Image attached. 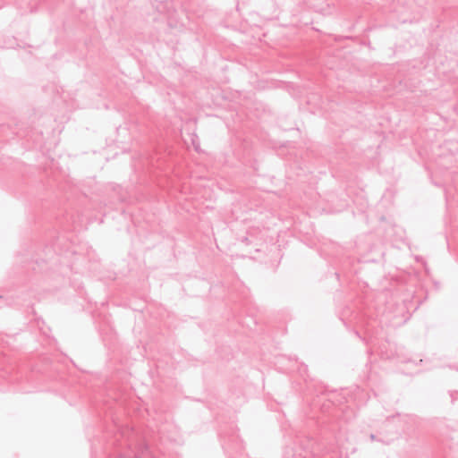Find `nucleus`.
Here are the masks:
<instances>
[{"instance_id": "f257e3e1", "label": "nucleus", "mask_w": 458, "mask_h": 458, "mask_svg": "<svg viewBox=\"0 0 458 458\" xmlns=\"http://www.w3.org/2000/svg\"><path fill=\"white\" fill-rule=\"evenodd\" d=\"M134 435L131 428H118L112 439L107 442L106 449L114 446L117 450L107 458H142L141 454L132 450V440Z\"/></svg>"}, {"instance_id": "f03ea898", "label": "nucleus", "mask_w": 458, "mask_h": 458, "mask_svg": "<svg viewBox=\"0 0 458 458\" xmlns=\"http://www.w3.org/2000/svg\"><path fill=\"white\" fill-rule=\"evenodd\" d=\"M284 360H288L289 361H294L296 364H298V372L301 377H304V376L307 374L308 371V366L305 363H298L297 358L292 357V356H285L282 355L278 358V362L282 363Z\"/></svg>"}, {"instance_id": "7ed1b4c3", "label": "nucleus", "mask_w": 458, "mask_h": 458, "mask_svg": "<svg viewBox=\"0 0 458 458\" xmlns=\"http://www.w3.org/2000/svg\"><path fill=\"white\" fill-rule=\"evenodd\" d=\"M306 444H301V447L307 454L317 455L318 454V447H317V443L313 438H307Z\"/></svg>"}, {"instance_id": "20e7f679", "label": "nucleus", "mask_w": 458, "mask_h": 458, "mask_svg": "<svg viewBox=\"0 0 458 458\" xmlns=\"http://www.w3.org/2000/svg\"><path fill=\"white\" fill-rule=\"evenodd\" d=\"M0 300H3L4 301V305H7V306L21 304L13 296H9V295H1L0 294Z\"/></svg>"}, {"instance_id": "39448f33", "label": "nucleus", "mask_w": 458, "mask_h": 458, "mask_svg": "<svg viewBox=\"0 0 458 458\" xmlns=\"http://www.w3.org/2000/svg\"><path fill=\"white\" fill-rule=\"evenodd\" d=\"M369 439L371 441H377V442H381V443L386 444V445H389L391 443V441H392L391 439H386V440L383 439V438L377 437L375 434H370L369 435Z\"/></svg>"}, {"instance_id": "423d86ee", "label": "nucleus", "mask_w": 458, "mask_h": 458, "mask_svg": "<svg viewBox=\"0 0 458 458\" xmlns=\"http://www.w3.org/2000/svg\"><path fill=\"white\" fill-rule=\"evenodd\" d=\"M169 2L166 0L165 2H161L159 5L156 7L157 11L160 13H165L167 10V6Z\"/></svg>"}, {"instance_id": "0eeeda50", "label": "nucleus", "mask_w": 458, "mask_h": 458, "mask_svg": "<svg viewBox=\"0 0 458 458\" xmlns=\"http://www.w3.org/2000/svg\"><path fill=\"white\" fill-rule=\"evenodd\" d=\"M98 453V446L97 445V444L95 442H93L91 444V457L97 458Z\"/></svg>"}, {"instance_id": "6e6552de", "label": "nucleus", "mask_w": 458, "mask_h": 458, "mask_svg": "<svg viewBox=\"0 0 458 458\" xmlns=\"http://www.w3.org/2000/svg\"><path fill=\"white\" fill-rule=\"evenodd\" d=\"M192 144H193V146H194L195 150H196V151H199V145H197V143H195V140H192Z\"/></svg>"}, {"instance_id": "1a4fd4ad", "label": "nucleus", "mask_w": 458, "mask_h": 458, "mask_svg": "<svg viewBox=\"0 0 458 458\" xmlns=\"http://www.w3.org/2000/svg\"><path fill=\"white\" fill-rule=\"evenodd\" d=\"M354 334H355V335H356V336H358L360 339H361L362 341H364V342H365V338H362V337L360 336V333H359L357 330H355V331H354Z\"/></svg>"}, {"instance_id": "9d476101", "label": "nucleus", "mask_w": 458, "mask_h": 458, "mask_svg": "<svg viewBox=\"0 0 458 458\" xmlns=\"http://www.w3.org/2000/svg\"><path fill=\"white\" fill-rule=\"evenodd\" d=\"M242 242H243L248 243V242H249V239H248V237H244V238L242 239Z\"/></svg>"}, {"instance_id": "9b49d317", "label": "nucleus", "mask_w": 458, "mask_h": 458, "mask_svg": "<svg viewBox=\"0 0 458 458\" xmlns=\"http://www.w3.org/2000/svg\"><path fill=\"white\" fill-rule=\"evenodd\" d=\"M450 368H451V369H455V370H458V367H457V366H454H454H450Z\"/></svg>"}, {"instance_id": "f8f14e48", "label": "nucleus", "mask_w": 458, "mask_h": 458, "mask_svg": "<svg viewBox=\"0 0 458 458\" xmlns=\"http://www.w3.org/2000/svg\"><path fill=\"white\" fill-rule=\"evenodd\" d=\"M403 418H406V419L410 420L411 417L410 415H408V414H405V415H403Z\"/></svg>"}, {"instance_id": "ddd939ff", "label": "nucleus", "mask_w": 458, "mask_h": 458, "mask_svg": "<svg viewBox=\"0 0 458 458\" xmlns=\"http://www.w3.org/2000/svg\"><path fill=\"white\" fill-rule=\"evenodd\" d=\"M325 392H326V389H323V390L320 391V394H324Z\"/></svg>"}, {"instance_id": "4468645a", "label": "nucleus", "mask_w": 458, "mask_h": 458, "mask_svg": "<svg viewBox=\"0 0 458 458\" xmlns=\"http://www.w3.org/2000/svg\"><path fill=\"white\" fill-rule=\"evenodd\" d=\"M396 416H397V417H401L402 415H401L400 413H397V414H396ZM394 417H395V415H394V416H392V418H394Z\"/></svg>"}, {"instance_id": "2eb2a0df", "label": "nucleus", "mask_w": 458, "mask_h": 458, "mask_svg": "<svg viewBox=\"0 0 458 458\" xmlns=\"http://www.w3.org/2000/svg\"><path fill=\"white\" fill-rule=\"evenodd\" d=\"M454 397H455V394H451V398L454 400Z\"/></svg>"}, {"instance_id": "dca6fc26", "label": "nucleus", "mask_w": 458, "mask_h": 458, "mask_svg": "<svg viewBox=\"0 0 458 458\" xmlns=\"http://www.w3.org/2000/svg\"><path fill=\"white\" fill-rule=\"evenodd\" d=\"M454 397H455V394H451V398L454 400Z\"/></svg>"}, {"instance_id": "f3484780", "label": "nucleus", "mask_w": 458, "mask_h": 458, "mask_svg": "<svg viewBox=\"0 0 458 458\" xmlns=\"http://www.w3.org/2000/svg\"><path fill=\"white\" fill-rule=\"evenodd\" d=\"M2 307H3V306H2V305H0V309H1Z\"/></svg>"}]
</instances>
